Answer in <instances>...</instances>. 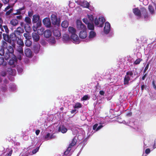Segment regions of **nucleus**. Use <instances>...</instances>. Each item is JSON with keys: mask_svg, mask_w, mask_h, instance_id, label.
<instances>
[{"mask_svg": "<svg viewBox=\"0 0 156 156\" xmlns=\"http://www.w3.org/2000/svg\"><path fill=\"white\" fill-rule=\"evenodd\" d=\"M2 36L3 39L9 43H11L12 41H16L17 38L14 32L11 33L9 35L4 33L2 34Z\"/></svg>", "mask_w": 156, "mask_h": 156, "instance_id": "obj_1", "label": "nucleus"}, {"mask_svg": "<svg viewBox=\"0 0 156 156\" xmlns=\"http://www.w3.org/2000/svg\"><path fill=\"white\" fill-rule=\"evenodd\" d=\"M133 75V73L132 71H128L126 73V75L124 79L123 82L124 85H128L129 84V81L130 79V77L129 75L131 76Z\"/></svg>", "mask_w": 156, "mask_h": 156, "instance_id": "obj_2", "label": "nucleus"}, {"mask_svg": "<svg viewBox=\"0 0 156 156\" xmlns=\"http://www.w3.org/2000/svg\"><path fill=\"white\" fill-rule=\"evenodd\" d=\"M76 27L79 30L81 31L86 30V27L80 20H77L76 21Z\"/></svg>", "mask_w": 156, "mask_h": 156, "instance_id": "obj_3", "label": "nucleus"}, {"mask_svg": "<svg viewBox=\"0 0 156 156\" xmlns=\"http://www.w3.org/2000/svg\"><path fill=\"white\" fill-rule=\"evenodd\" d=\"M52 23L53 25L59 26L60 25V20L57 19V16L55 14H52L51 16Z\"/></svg>", "mask_w": 156, "mask_h": 156, "instance_id": "obj_4", "label": "nucleus"}, {"mask_svg": "<svg viewBox=\"0 0 156 156\" xmlns=\"http://www.w3.org/2000/svg\"><path fill=\"white\" fill-rule=\"evenodd\" d=\"M3 45L4 48H5V46H6V48L7 49L9 53H6L7 55L8 56L7 58H9V53L12 54L14 52V49L13 48V45H7V43L6 42H5L3 43Z\"/></svg>", "mask_w": 156, "mask_h": 156, "instance_id": "obj_5", "label": "nucleus"}, {"mask_svg": "<svg viewBox=\"0 0 156 156\" xmlns=\"http://www.w3.org/2000/svg\"><path fill=\"white\" fill-rule=\"evenodd\" d=\"M24 32V29L20 27H18L16 30L14 31V32L17 36V38L21 37Z\"/></svg>", "mask_w": 156, "mask_h": 156, "instance_id": "obj_6", "label": "nucleus"}, {"mask_svg": "<svg viewBox=\"0 0 156 156\" xmlns=\"http://www.w3.org/2000/svg\"><path fill=\"white\" fill-rule=\"evenodd\" d=\"M25 21L27 23V24H25L24 26V28L25 30H29L30 28V24L31 23V19L29 17H26L25 19Z\"/></svg>", "mask_w": 156, "mask_h": 156, "instance_id": "obj_7", "label": "nucleus"}, {"mask_svg": "<svg viewBox=\"0 0 156 156\" xmlns=\"http://www.w3.org/2000/svg\"><path fill=\"white\" fill-rule=\"evenodd\" d=\"M17 61V59L15 57H13L9 60L8 64L12 67L14 68L15 67L16 65Z\"/></svg>", "mask_w": 156, "mask_h": 156, "instance_id": "obj_8", "label": "nucleus"}, {"mask_svg": "<svg viewBox=\"0 0 156 156\" xmlns=\"http://www.w3.org/2000/svg\"><path fill=\"white\" fill-rule=\"evenodd\" d=\"M133 11L134 15L137 16L140 19L141 17V12L139 9L138 8H136L133 9Z\"/></svg>", "mask_w": 156, "mask_h": 156, "instance_id": "obj_9", "label": "nucleus"}, {"mask_svg": "<svg viewBox=\"0 0 156 156\" xmlns=\"http://www.w3.org/2000/svg\"><path fill=\"white\" fill-rule=\"evenodd\" d=\"M24 53L26 56L29 58L32 57L33 55V53L31 50L29 48L25 50Z\"/></svg>", "mask_w": 156, "mask_h": 156, "instance_id": "obj_10", "label": "nucleus"}, {"mask_svg": "<svg viewBox=\"0 0 156 156\" xmlns=\"http://www.w3.org/2000/svg\"><path fill=\"white\" fill-rule=\"evenodd\" d=\"M44 24L47 27H49L51 25V23L49 18H46L44 19L43 20Z\"/></svg>", "mask_w": 156, "mask_h": 156, "instance_id": "obj_11", "label": "nucleus"}, {"mask_svg": "<svg viewBox=\"0 0 156 156\" xmlns=\"http://www.w3.org/2000/svg\"><path fill=\"white\" fill-rule=\"evenodd\" d=\"M110 29V24L108 22H107L105 23V26L104 28V32L106 34H107L109 33Z\"/></svg>", "mask_w": 156, "mask_h": 156, "instance_id": "obj_12", "label": "nucleus"}, {"mask_svg": "<svg viewBox=\"0 0 156 156\" xmlns=\"http://www.w3.org/2000/svg\"><path fill=\"white\" fill-rule=\"evenodd\" d=\"M71 38L75 43L78 44L79 43V38L77 35L76 34V33L73 34L71 35Z\"/></svg>", "mask_w": 156, "mask_h": 156, "instance_id": "obj_13", "label": "nucleus"}, {"mask_svg": "<svg viewBox=\"0 0 156 156\" xmlns=\"http://www.w3.org/2000/svg\"><path fill=\"white\" fill-rule=\"evenodd\" d=\"M40 48V45L39 44H37L33 46V50L35 54H37L39 53Z\"/></svg>", "mask_w": 156, "mask_h": 156, "instance_id": "obj_14", "label": "nucleus"}, {"mask_svg": "<svg viewBox=\"0 0 156 156\" xmlns=\"http://www.w3.org/2000/svg\"><path fill=\"white\" fill-rule=\"evenodd\" d=\"M87 34L86 30L81 31L79 33V36L81 39H85L87 36Z\"/></svg>", "mask_w": 156, "mask_h": 156, "instance_id": "obj_15", "label": "nucleus"}, {"mask_svg": "<svg viewBox=\"0 0 156 156\" xmlns=\"http://www.w3.org/2000/svg\"><path fill=\"white\" fill-rule=\"evenodd\" d=\"M40 19V16L38 15H34L33 16V23H37V21H39V20ZM39 25H41V22L39 23L38 22Z\"/></svg>", "mask_w": 156, "mask_h": 156, "instance_id": "obj_16", "label": "nucleus"}, {"mask_svg": "<svg viewBox=\"0 0 156 156\" xmlns=\"http://www.w3.org/2000/svg\"><path fill=\"white\" fill-rule=\"evenodd\" d=\"M32 37L34 41L37 42L40 39V37L36 33L33 32L32 34Z\"/></svg>", "mask_w": 156, "mask_h": 156, "instance_id": "obj_17", "label": "nucleus"}, {"mask_svg": "<svg viewBox=\"0 0 156 156\" xmlns=\"http://www.w3.org/2000/svg\"><path fill=\"white\" fill-rule=\"evenodd\" d=\"M67 130V128L64 125H60L58 129V131L61 132L63 133H66Z\"/></svg>", "mask_w": 156, "mask_h": 156, "instance_id": "obj_18", "label": "nucleus"}, {"mask_svg": "<svg viewBox=\"0 0 156 156\" xmlns=\"http://www.w3.org/2000/svg\"><path fill=\"white\" fill-rule=\"evenodd\" d=\"M53 34L57 37V39L60 37L61 35L60 31L58 30H54L53 31Z\"/></svg>", "mask_w": 156, "mask_h": 156, "instance_id": "obj_19", "label": "nucleus"}, {"mask_svg": "<svg viewBox=\"0 0 156 156\" xmlns=\"http://www.w3.org/2000/svg\"><path fill=\"white\" fill-rule=\"evenodd\" d=\"M43 34L45 37L48 38L51 36V32L50 30H47L44 31Z\"/></svg>", "mask_w": 156, "mask_h": 156, "instance_id": "obj_20", "label": "nucleus"}, {"mask_svg": "<svg viewBox=\"0 0 156 156\" xmlns=\"http://www.w3.org/2000/svg\"><path fill=\"white\" fill-rule=\"evenodd\" d=\"M141 13L143 15L144 18H147L148 17V13L145 8H142L140 9Z\"/></svg>", "mask_w": 156, "mask_h": 156, "instance_id": "obj_21", "label": "nucleus"}, {"mask_svg": "<svg viewBox=\"0 0 156 156\" xmlns=\"http://www.w3.org/2000/svg\"><path fill=\"white\" fill-rule=\"evenodd\" d=\"M100 21V24L98 27H102L103 26L104 23L105 21V19L103 17H100L98 18Z\"/></svg>", "mask_w": 156, "mask_h": 156, "instance_id": "obj_22", "label": "nucleus"}, {"mask_svg": "<svg viewBox=\"0 0 156 156\" xmlns=\"http://www.w3.org/2000/svg\"><path fill=\"white\" fill-rule=\"evenodd\" d=\"M81 5L83 8H89L90 4L87 1H84L81 2Z\"/></svg>", "mask_w": 156, "mask_h": 156, "instance_id": "obj_23", "label": "nucleus"}, {"mask_svg": "<svg viewBox=\"0 0 156 156\" xmlns=\"http://www.w3.org/2000/svg\"><path fill=\"white\" fill-rule=\"evenodd\" d=\"M63 41L64 42H66L68 41H70L71 39L69 36V35L67 34H64L63 36Z\"/></svg>", "mask_w": 156, "mask_h": 156, "instance_id": "obj_24", "label": "nucleus"}, {"mask_svg": "<svg viewBox=\"0 0 156 156\" xmlns=\"http://www.w3.org/2000/svg\"><path fill=\"white\" fill-rule=\"evenodd\" d=\"M16 41H17V44H18L19 45L24 46V44L23 41L21 39V37L17 38Z\"/></svg>", "mask_w": 156, "mask_h": 156, "instance_id": "obj_25", "label": "nucleus"}, {"mask_svg": "<svg viewBox=\"0 0 156 156\" xmlns=\"http://www.w3.org/2000/svg\"><path fill=\"white\" fill-rule=\"evenodd\" d=\"M24 46H21L20 45H19L17 46V48L16 49L17 51L20 54L23 55V47Z\"/></svg>", "mask_w": 156, "mask_h": 156, "instance_id": "obj_26", "label": "nucleus"}, {"mask_svg": "<svg viewBox=\"0 0 156 156\" xmlns=\"http://www.w3.org/2000/svg\"><path fill=\"white\" fill-rule=\"evenodd\" d=\"M96 35V32L94 31H91L90 32L89 38L90 39L93 38Z\"/></svg>", "mask_w": 156, "mask_h": 156, "instance_id": "obj_27", "label": "nucleus"}, {"mask_svg": "<svg viewBox=\"0 0 156 156\" xmlns=\"http://www.w3.org/2000/svg\"><path fill=\"white\" fill-rule=\"evenodd\" d=\"M87 27L88 29L89 30H93L94 29V27L93 23H89L87 24Z\"/></svg>", "mask_w": 156, "mask_h": 156, "instance_id": "obj_28", "label": "nucleus"}, {"mask_svg": "<svg viewBox=\"0 0 156 156\" xmlns=\"http://www.w3.org/2000/svg\"><path fill=\"white\" fill-rule=\"evenodd\" d=\"M69 23L67 20L63 21L61 24L62 27L64 28H66L68 27Z\"/></svg>", "mask_w": 156, "mask_h": 156, "instance_id": "obj_29", "label": "nucleus"}, {"mask_svg": "<svg viewBox=\"0 0 156 156\" xmlns=\"http://www.w3.org/2000/svg\"><path fill=\"white\" fill-rule=\"evenodd\" d=\"M76 140L75 138H73L72 141L71 143L69 144V147H70L71 148L75 145L76 144Z\"/></svg>", "mask_w": 156, "mask_h": 156, "instance_id": "obj_30", "label": "nucleus"}, {"mask_svg": "<svg viewBox=\"0 0 156 156\" xmlns=\"http://www.w3.org/2000/svg\"><path fill=\"white\" fill-rule=\"evenodd\" d=\"M30 39L26 40L25 41V44L26 46L30 47L32 44V42Z\"/></svg>", "mask_w": 156, "mask_h": 156, "instance_id": "obj_31", "label": "nucleus"}, {"mask_svg": "<svg viewBox=\"0 0 156 156\" xmlns=\"http://www.w3.org/2000/svg\"><path fill=\"white\" fill-rule=\"evenodd\" d=\"M68 30L69 33H71L72 34L75 33L76 32V30L74 28L69 27L68 28Z\"/></svg>", "mask_w": 156, "mask_h": 156, "instance_id": "obj_32", "label": "nucleus"}, {"mask_svg": "<svg viewBox=\"0 0 156 156\" xmlns=\"http://www.w3.org/2000/svg\"><path fill=\"white\" fill-rule=\"evenodd\" d=\"M10 23L11 25L15 26L18 24V22L16 19H13L10 21Z\"/></svg>", "mask_w": 156, "mask_h": 156, "instance_id": "obj_33", "label": "nucleus"}, {"mask_svg": "<svg viewBox=\"0 0 156 156\" xmlns=\"http://www.w3.org/2000/svg\"><path fill=\"white\" fill-rule=\"evenodd\" d=\"M44 29L43 28H41L37 30V33L38 35H42L44 34Z\"/></svg>", "mask_w": 156, "mask_h": 156, "instance_id": "obj_34", "label": "nucleus"}, {"mask_svg": "<svg viewBox=\"0 0 156 156\" xmlns=\"http://www.w3.org/2000/svg\"><path fill=\"white\" fill-rule=\"evenodd\" d=\"M48 42L51 44H54L56 43V41L55 37H51L49 39Z\"/></svg>", "mask_w": 156, "mask_h": 156, "instance_id": "obj_35", "label": "nucleus"}, {"mask_svg": "<svg viewBox=\"0 0 156 156\" xmlns=\"http://www.w3.org/2000/svg\"><path fill=\"white\" fill-rule=\"evenodd\" d=\"M143 61V59L140 58H138L136 59L133 62L134 65H137L139 64L140 62Z\"/></svg>", "mask_w": 156, "mask_h": 156, "instance_id": "obj_36", "label": "nucleus"}, {"mask_svg": "<svg viewBox=\"0 0 156 156\" xmlns=\"http://www.w3.org/2000/svg\"><path fill=\"white\" fill-rule=\"evenodd\" d=\"M8 71L9 73V74L13 76L14 73L16 72V70L14 69L9 68L8 69Z\"/></svg>", "mask_w": 156, "mask_h": 156, "instance_id": "obj_37", "label": "nucleus"}, {"mask_svg": "<svg viewBox=\"0 0 156 156\" xmlns=\"http://www.w3.org/2000/svg\"><path fill=\"white\" fill-rule=\"evenodd\" d=\"M23 36L26 40L30 39L31 38V37L30 35V34L28 33H24L23 34Z\"/></svg>", "mask_w": 156, "mask_h": 156, "instance_id": "obj_38", "label": "nucleus"}, {"mask_svg": "<svg viewBox=\"0 0 156 156\" xmlns=\"http://www.w3.org/2000/svg\"><path fill=\"white\" fill-rule=\"evenodd\" d=\"M82 106V104L79 103L77 102L76 103L74 107V108H81Z\"/></svg>", "mask_w": 156, "mask_h": 156, "instance_id": "obj_39", "label": "nucleus"}, {"mask_svg": "<svg viewBox=\"0 0 156 156\" xmlns=\"http://www.w3.org/2000/svg\"><path fill=\"white\" fill-rule=\"evenodd\" d=\"M148 9L151 14H153L154 12L153 7L152 5H149Z\"/></svg>", "mask_w": 156, "mask_h": 156, "instance_id": "obj_40", "label": "nucleus"}, {"mask_svg": "<svg viewBox=\"0 0 156 156\" xmlns=\"http://www.w3.org/2000/svg\"><path fill=\"white\" fill-rule=\"evenodd\" d=\"M87 16L89 21L90 22H92L94 21V17L92 15H87Z\"/></svg>", "mask_w": 156, "mask_h": 156, "instance_id": "obj_41", "label": "nucleus"}, {"mask_svg": "<svg viewBox=\"0 0 156 156\" xmlns=\"http://www.w3.org/2000/svg\"><path fill=\"white\" fill-rule=\"evenodd\" d=\"M71 150V148L70 147H69L67 148L66 150L65 151L64 154L65 155H67L70 152V151Z\"/></svg>", "mask_w": 156, "mask_h": 156, "instance_id": "obj_42", "label": "nucleus"}, {"mask_svg": "<svg viewBox=\"0 0 156 156\" xmlns=\"http://www.w3.org/2000/svg\"><path fill=\"white\" fill-rule=\"evenodd\" d=\"M94 23L96 25L98 26V27L100 24V22L99 20V19H98L97 18H95L94 19Z\"/></svg>", "mask_w": 156, "mask_h": 156, "instance_id": "obj_43", "label": "nucleus"}, {"mask_svg": "<svg viewBox=\"0 0 156 156\" xmlns=\"http://www.w3.org/2000/svg\"><path fill=\"white\" fill-rule=\"evenodd\" d=\"M3 28L5 30V32L7 34H8L9 33V30L7 26L6 25H4L3 26Z\"/></svg>", "mask_w": 156, "mask_h": 156, "instance_id": "obj_44", "label": "nucleus"}, {"mask_svg": "<svg viewBox=\"0 0 156 156\" xmlns=\"http://www.w3.org/2000/svg\"><path fill=\"white\" fill-rule=\"evenodd\" d=\"M17 69L19 73H21L23 72V69L21 67L18 66Z\"/></svg>", "mask_w": 156, "mask_h": 156, "instance_id": "obj_45", "label": "nucleus"}, {"mask_svg": "<svg viewBox=\"0 0 156 156\" xmlns=\"http://www.w3.org/2000/svg\"><path fill=\"white\" fill-rule=\"evenodd\" d=\"M149 64H150V63L149 62H148L147 64L146 67H145V68L144 69V73H145V72H146V71L148 69V67H149Z\"/></svg>", "mask_w": 156, "mask_h": 156, "instance_id": "obj_46", "label": "nucleus"}, {"mask_svg": "<svg viewBox=\"0 0 156 156\" xmlns=\"http://www.w3.org/2000/svg\"><path fill=\"white\" fill-rule=\"evenodd\" d=\"M4 53L5 52L4 49L1 48L0 49V55L2 56L4 55Z\"/></svg>", "mask_w": 156, "mask_h": 156, "instance_id": "obj_47", "label": "nucleus"}, {"mask_svg": "<svg viewBox=\"0 0 156 156\" xmlns=\"http://www.w3.org/2000/svg\"><path fill=\"white\" fill-rule=\"evenodd\" d=\"M4 59L3 57H0V65L3 64V62H4Z\"/></svg>", "mask_w": 156, "mask_h": 156, "instance_id": "obj_48", "label": "nucleus"}, {"mask_svg": "<svg viewBox=\"0 0 156 156\" xmlns=\"http://www.w3.org/2000/svg\"><path fill=\"white\" fill-rule=\"evenodd\" d=\"M39 147L36 148L35 149H34L32 151V153L33 154H35L38 151Z\"/></svg>", "mask_w": 156, "mask_h": 156, "instance_id": "obj_49", "label": "nucleus"}, {"mask_svg": "<svg viewBox=\"0 0 156 156\" xmlns=\"http://www.w3.org/2000/svg\"><path fill=\"white\" fill-rule=\"evenodd\" d=\"M50 133H48L46 136L44 137V139L46 140H48V138L50 137Z\"/></svg>", "mask_w": 156, "mask_h": 156, "instance_id": "obj_50", "label": "nucleus"}, {"mask_svg": "<svg viewBox=\"0 0 156 156\" xmlns=\"http://www.w3.org/2000/svg\"><path fill=\"white\" fill-rule=\"evenodd\" d=\"M83 22L85 24H87L89 22H88V20L87 18H84L83 19Z\"/></svg>", "mask_w": 156, "mask_h": 156, "instance_id": "obj_51", "label": "nucleus"}, {"mask_svg": "<svg viewBox=\"0 0 156 156\" xmlns=\"http://www.w3.org/2000/svg\"><path fill=\"white\" fill-rule=\"evenodd\" d=\"M98 123H96L95 124H94L93 126V129L94 130H96V129L98 127Z\"/></svg>", "mask_w": 156, "mask_h": 156, "instance_id": "obj_52", "label": "nucleus"}, {"mask_svg": "<svg viewBox=\"0 0 156 156\" xmlns=\"http://www.w3.org/2000/svg\"><path fill=\"white\" fill-rule=\"evenodd\" d=\"M88 95H85L82 98V100L84 101L88 99Z\"/></svg>", "mask_w": 156, "mask_h": 156, "instance_id": "obj_53", "label": "nucleus"}, {"mask_svg": "<svg viewBox=\"0 0 156 156\" xmlns=\"http://www.w3.org/2000/svg\"><path fill=\"white\" fill-rule=\"evenodd\" d=\"M150 151H151L149 148H147L145 150V153L146 154H149Z\"/></svg>", "mask_w": 156, "mask_h": 156, "instance_id": "obj_54", "label": "nucleus"}, {"mask_svg": "<svg viewBox=\"0 0 156 156\" xmlns=\"http://www.w3.org/2000/svg\"><path fill=\"white\" fill-rule=\"evenodd\" d=\"M12 11V10L11 9H10V10H9L8 11H7L6 12V15L7 16L9 15L10 14V13H11Z\"/></svg>", "mask_w": 156, "mask_h": 156, "instance_id": "obj_55", "label": "nucleus"}, {"mask_svg": "<svg viewBox=\"0 0 156 156\" xmlns=\"http://www.w3.org/2000/svg\"><path fill=\"white\" fill-rule=\"evenodd\" d=\"M103 126L102 125H99L98 126L97 128L96 131H98L99 129H100L101 128H102L103 127Z\"/></svg>", "mask_w": 156, "mask_h": 156, "instance_id": "obj_56", "label": "nucleus"}, {"mask_svg": "<svg viewBox=\"0 0 156 156\" xmlns=\"http://www.w3.org/2000/svg\"><path fill=\"white\" fill-rule=\"evenodd\" d=\"M12 152V150L10 151L5 156H11Z\"/></svg>", "mask_w": 156, "mask_h": 156, "instance_id": "obj_57", "label": "nucleus"}, {"mask_svg": "<svg viewBox=\"0 0 156 156\" xmlns=\"http://www.w3.org/2000/svg\"><path fill=\"white\" fill-rule=\"evenodd\" d=\"M147 75V73H145L144 76L142 77V80H144L145 79V78L146 77Z\"/></svg>", "mask_w": 156, "mask_h": 156, "instance_id": "obj_58", "label": "nucleus"}, {"mask_svg": "<svg viewBox=\"0 0 156 156\" xmlns=\"http://www.w3.org/2000/svg\"><path fill=\"white\" fill-rule=\"evenodd\" d=\"M9 0H2V2L5 4L8 3L9 2Z\"/></svg>", "mask_w": 156, "mask_h": 156, "instance_id": "obj_59", "label": "nucleus"}, {"mask_svg": "<svg viewBox=\"0 0 156 156\" xmlns=\"http://www.w3.org/2000/svg\"><path fill=\"white\" fill-rule=\"evenodd\" d=\"M21 54L17 56V59H18L20 60H21L22 59V56H21Z\"/></svg>", "mask_w": 156, "mask_h": 156, "instance_id": "obj_60", "label": "nucleus"}, {"mask_svg": "<svg viewBox=\"0 0 156 156\" xmlns=\"http://www.w3.org/2000/svg\"><path fill=\"white\" fill-rule=\"evenodd\" d=\"M33 14V12H28V16L30 17H31Z\"/></svg>", "mask_w": 156, "mask_h": 156, "instance_id": "obj_61", "label": "nucleus"}, {"mask_svg": "<svg viewBox=\"0 0 156 156\" xmlns=\"http://www.w3.org/2000/svg\"><path fill=\"white\" fill-rule=\"evenodd\" d=\"M152 85L154 89L156 88V86L155 84V81L154 80H153L152 81Z\"/></svg>", "mask_w": 156, "mask_h": 156, "instance_id": "obj_62", "label": "nucleus"}, {"mask_svg": "<svg viewBox=\"0 0 156 156\" xmlns=\"http://www.w3.org/2000/svg\"><path fill=\"white\" fill-rule=\"evenodd\" d=\"M99 94L101 95H104L105 94V92L103 90H100L99 92Z\"/></svg>", "mask_w": 156, "mask_h": 156, "instance_id": "obj_63", "label": "nucleus"}, {"mask_svg": "<svg viewBox=\"0 0 156 156\" xmlns=\"http://www.w3.org/2000/svg\"><path fill=\"white\" fill-rule=\"evenodd\" d=\"M40 132V130L39 129H37L35 131V133L37 135H39V133Z\"/></svg>", "mask_w": 156, "mask_h": 156, "instance_id": "obj_64", "label": "nucleus"}]
</instances>
